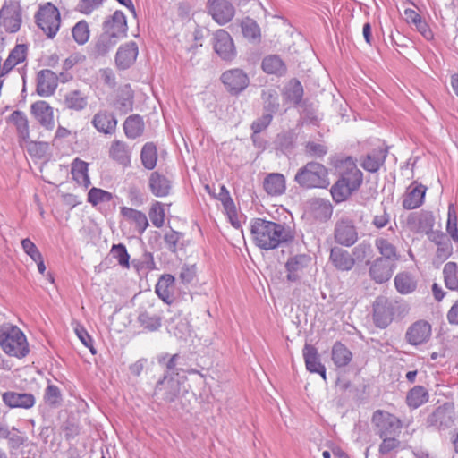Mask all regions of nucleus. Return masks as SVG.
Here are the masks:
<instances>
[{"label":"nucleus","instance_id":"obj_6","mask_svg":"<svg viewBox=\"0 0 458 458\" xmlns=\"http://www.w3.org/2000/svg\"><path fill=\"white\" fill-rule=\"evenodd\" d=\"M37 25L48 38L55 36L60 27V13L58 9L51 3L40 6L36 15Z\"/></svg>","mask_w":458,"mask_h":458},{"label":"nucleus","instance_id":"obj_9","mask_svg":"<svg viewBox=\"0 0 458 458\" xmlns=\"http://www.w3.org/2000/svg\"><path fill=\"white\" fill-rule=\"evenodd\" d=\"M454 423V404L450 403L438 406L426 420L427 428H434L438 430L450 428Z\"/></svg>","mask_w":458,"mask_h":458},{"label":"nucleus","instance_id":"obj_33","mask_svg":"<svg viewBox=\"0 0 458 458\" xmlns=\"http://www.w3.org/2000/svg\"><path fill=\"white\" fill-rule=\"evenodd\" d=\"M303 96V88L301 82L296 79L288 81L283 90V97L286 102L293 105L301 103Z\"/></svg>","mask_w":458,"mask_h":458},{"label":"nucleus","instance_id":"obj_34","mask_svg":"<svg viewBox=\"0 0 458 458\" xmlns=\"http://www.w3.org/2000/svg\"><path fill=\"white\" fill-rule=\"evenodd\" d=\"M174 277L172 275H163L157 285L156 293L160 299L165 302L170 303L172 301V295L174 290Z\"/></svg>","mask_w":458,"mask_h":458},{"label":"nucleus","instance_id":"obj_50","mask_svg":"<svg viewBox=\"0 0 458 458\" xmlns=\"http://www.w3.org/2000/svg\"><path fill=\"white\" fill-rule=\"evenodd\" d=\"M118 39L112 38L105 32L99 36L95 45V51L99 55H104L110 51L111 48L117 43Z\"/></svg>","mask_w":458,"mask_h":458},{"label":"nucleus","instance_id":"obj_53","mask_svg":"<svg viewBox=\"0 0 458 458\" xmlns=\"http://www.w3.org/2000/svg\"><path fill=\"white\" fill-rule=\"evenodd\" d=\"M352 258L355 261H364L367 259H371L373 257V249L369 242H361L352 250Z\"/></svg>","mask_w":458,"mask_h":458},{"label":"nucleus","instance_id":"obj_24","mask_svg":"<svg viewBox=\"0 0 458 458\" xmlns=\"http://www.w3.org/2000/svg\"><path fill=\"white\" fill-rule=\"evenodd\" d=\"M303 357L307 369L310 372L320 374L323 379L326 380V368L319 360L317 349L310 344H305Z\"/></svg>","mask_w":458,"mask_h":458},{"label":"nucleus","instance_id":"obj_18","mask_svg":"<svg viewBox=\"0 0 458 458\" xmlns=\"http://www.w3.org/2000/svg\"><path fill=\"white\" fill-rule=\"evenodd\" d=\"M431 335V326L426 321L413 323L406 332V339L412 345L427 342Z\"/></svg>","mask_w":458,"mask_h":458},{"label":"nucleus","instance_id":"obj_45","mask_svg":"<svg viewBox=\"0 0 458 458\" xmlns=\"http://www.w3.org/2000/svg\"><path fill=\"white\" fill-rule=\"evenodd\" d=\"M443 275L445 286L450 290H458L457 265L454 262H448L445 265Z\"/></svg>","mask_w":458,"mask_h":458},{"label":"nucleus","instance_id":"obj_26","mask_svg":"<svg viewBox=\"0 0 458 458\" xmlns=\"http://www.w3.org/2000/svg\"><path fill=\"white\" fill-rule=\"evenodd\" d=\"M263 187L266 192L271 196L282 195L286 189L285 178L282 174L271 173L264 179Z\"/></svg>","mask_w":458,"mask_h":458},{"label":"nucleus","instance_id":"obj_8","mask_svg":"<svg viewBox=\"0 0 458 458\" xmlns=\"http://www.w3.org/2000/svg\"><path fill=\"white\" fill-rule=\"evenodd\" d=\"M397 301L386 296H378L373 303V319L377 327L386 328L393 320Z\"/></svg>","mask_w":458,"mask_h":458},{"label":"nucleus","instance_id":"obj_58","mask_svg":"<svg viewBox=\"0 0 458 458\" xmlns=\"http://www.w3.org/2000/svg\"><path fill=\"white\" fill-rule=\"evenodd\" d=\"M149 218L152 224L160 228L165 222V210L161 203L156 202L149 210Z\"/></svg>","mask_w":458,"mask_h":458},{"label":"nucleus","instance_id":"obj_27","mask_svg":"<svg viewBox=\"0 0 458 458\" xmlns=\"http://www.w3.org/2000/svg\"><path fill=\"white\" fill-rule=\"evenodd\" d=\"M261 67L266 73L276 76H284L287 71L286 64L277 55L265 56L262 60Z\"/></svg>","mask_w":458,"mask_h":458},{"label":"nucleus","instance_id":"obj_60","mask_svg":"<svg viewBox=\"0 0 458 458\" xmlns=\"http://www.w3.org/2000/svg\"><path fill=\"white\" fill-rule=\"evenodd\" d=\"M409 222L417 223L420 225V228L425 230L427 228H430L433 225V216L431 213L423 212L420 214L412 215L409 218Z\"/></svg>","mask_w":458,"mask_h":458},{"label":"nucleus","instance_id":"obj_2","mask_svg":"<svg viewBox=\"0 0 458 458\" xmlns=\"http://www.w3.org/2000/svg\"><path fill=\"white\" fill-rule=\"evenodd\" d=\"M340 178L332 186L331 194L335 202L347 199L362 183V172L352 157H347L338 165Z\"/></svg>","mask_w":458,"mask_h":458},{"label":"nucleus","instance_id":"obj_23","mask_svg":"<svg viewBox=\"0 0 458 458\" xmlns=\"http://www.w3.org/2000/svg\"><path fill=\"white\" fill-rule=\"evenodd\" d=\"M209 13L218 23L225 24L234 16V8L229 1L221 0L209 4Z\"/></svg>","mask_w":458,"mask_h":458},{"label":"nucleus","instance_id":"obj_5","mask_svg":"<svg viewBox=\"0 0 458 458\" xmlns=\"http://www.w3.org/2000/svg\"><path fill=\"white\" fill-rule=\"evenodd\" d=\"M374 432L379 437L400 436L402 421L395 415L383 410H377L371 418Z\"/></svg>","mask_w":458,"mask_h":458},{"label":"nucleus","instance_id":"obj_17","mask_svg":"<svg viewBox=\"0 0 458 458\" xmlns=\"http://www.w3.org/2000/svg\"><path fill=\"white\" fill-rule=\"evenodd\" d=\"M58 85V76L49 69H44L37 74L36 91L41 97L52 96Z\"/></svg>","mask_w":458,"mask_h":458},{"label":"nucleus","instance_id":"obj_42","mask_svg":"<svg viewBox=\"0 0 458 458\" xmlns=\"http://www.w3.org/2000/svg\"><path fill=\"white\" fill-rule=\"evenodd\" d=\"M375 245L382 255V259H388L392 263L396 264V261L399 259V255L396 247L393 243L387 239L381 237L376 240Z\"/></svg>","mask_w":458,"mask_h":458},{"label":"nucleus","instance_id":"obj_32","mask_svg":"<svg viewBox=\"0 0 458 458\" xmlns=\"http://www.w3.org/2000/svg\"><path fill=\"white\" fill-rule=\"evenodd\" d=\"M89 164L80 158H75L72 163L71 174L78 184L88 188L90 185V179L88 174Z\"/></svg>","mask_w":458,"mask_h":458},{"label":"nucleus","instance_id":"obj_55","mask_svg":"<svg viewBox=\"0 0 458 458\" xmlns=\"http://www.w3.org/2000/svg\"><path fill=\"white\" fill-rule=\"evenodd\" d=\"M72 37L78 44H84L89 38V30L85 21H81L72 29Z\"/></svg>","mask_w":458,"mask_h":458},{"label":"nucleus","instance_id":"obj_47","mask_svg":"<svg viewBox=\"0 0 458 458\" xmlns=\"http://www.w3.org/2000/svg\"><path fill=\"white\" fill-rule=\"evenodd\" d=\"M243 36L250 41H259L260 38V30L257 22L250 19L246 18L241 24Z\"/></svg>","mask_w":458,"mask_h":458},{"label":"nucleus","instance_id":"obj_49","mask_svg":"<svg viewBox=\"0 0 458 458\" xmlns=\"http://www.w3.org/2000/svg\"><path fill=\"white\" fill-rule=\"evenodd\" d=\"M140 326L149 331L157 330L161 327V317L148 311L141 312L138 317Z\"/></svg>","mask_w":458,"mask_h":458},{"label":"nucleus","instance_id":"obj_41","mask_svg":"<svg viewBox=\"0 0 458 458\" xmlns=\"http://www.w3.org/2000/svg\"><path fill=\"white\" fill-rule=\"evenodd\" d=\"M180 355L179 354H174L170 355L168 353H164L158 356L157 361L158 364L161 366H164L165 368V374L167 376H178L180 374V371H182V369L179 368L180 365Z\"/></svg>","mask_w":458,"mask_h":458},{"label":"nucleus","instance_id":"obj_29","mask_svg":"<svg viewBox=\"0 0 458 458\" xmlns=\"http://www.w3.org/2000/svg\"><path fill=\"white\" fill-rule=\"evenodd\" d=\"M109 156L124 167L131 164V153L128 146L121 140H114L111 144Z\"/></svg>","mask_w":458,"mask_h":458},{"label":"nucleus","instance_id":"obj_38","mask_svg":"<svg viewBox=\"0 0 458 458\" xmlns=\"http://www.w3.org/2000/svg\"><path fill=\"white\" fill-rule=\"evenodd\" d=\"M149 186L154 195L157 197H164L169 193L170 182L163 175L155 172L152 173L149 178Z\"/></svg>","mask_w":458,"mask_h":458},{"label":"nucleus","instance_id":"obj_25","mask_svg":"<svg viewBox=\"0 0 458 458\" xmlns=\"http://www.w3.org/2000/svg\"><path fill=\"white\" fill-rule=\"evenodd\" d=\"M138 47L135 42H129L120 47L115 56V62L119 68L127 69L136 60Z\"/></svg>","mask_w":458,"mask_h":458},{"label":"nucleus","instance_id":"obj_31","mask_svg":"<svg viewBox=\"0 0 458 458\" xmlns=\"http://www.w3.org/2000/svg\"><path fill=\"white\" fill-rule=\"evenodd\" d=\"M331 358L337 368H343L352 361V353L344 344L335 342L332 347Z\"/></svg>","mask_w":458,"mask_h":458},{"label":"nucleus","instance_id":"obj_36","mask_svg":"<svg viewBox=\"0 0 458 458\" xmlns=\"http://www.w3.org/2000/svg\"><path fill=\"white\" fill-rule=\"evenodd\" d=\"M386 157V150L376 149L366 156L361 165L365 170L376 173L385 163Z\"/></svg>","mask_w":458,"mask_h":458},{"label":"nucleus","instance_id":"obj_54","mask_svg":"<svg viewBox=\"0 0 458 458\" xmlns=\"http://www.w3.org/2000/svg\"><path fill=\"white\" fill-rule=\"evenodd\" d=\"M305 154L310 157L320 158L327 153V147L322 142L309 140L305 143Z\"/></svg>","mask_w":458,"mask_h":458},{"label":"nucleus","instance_id":"obj_44","mask_svg":"<svg viewBox=\"0 0 458 458\" xmlns=\"http://www.w3.org/2000/svg\"><path fill=\"white\" fill-rule=\"evenodd\" d=\"M140 159L146 169L152 170L155 168L157 161V151L154 143L148 142L143 146Z\"/></svg>","mask_w":458,"mask_h":458},{"label":"nucleus","instance_id":"obj_15","mask_svg":"<svg viewBox=\"0 0 458 458\" xmlns=\"http://www.w3.org/2000/svg\"><path fill=\"white\" fill-rule=\"evenodd\" d=\"M311 258L307 254H297L288 259L285 263L286 279L297 282L301 279L305 268L310 264Z\"/></svg>","mask_w":458,"mask_h":458},{"label":"nucleus","instance_id":"obj_37","mask_svg":"<svg viewBox=\"0 0 458 458\" xmlns=\"http://www.w3.org/2000/svg\"><path fill=\"white\" fill-rule=\"evenodd\" d=\"M394 284L400 293L408 294L415 291L417 281L411 274L401 272L395 276Z\"/></svg>","mask_w":458,"mask_h":458},{"label":"nucleus","instance_id":"obj_57","mask_svg":"<svg viewBox=\"0 0 458 458\" xmlns=\"http://www.w3.org/2000/svg\"><path fill=\"white\" fill-rule=\"evenodd\" d=\"M110 253L113 258L118 260L119 265L124 267H129L130 256L123 244L119 243L113 245Z\"/></svg>","mask_w":458,"mask_h":458},{"label":"nucleus","instance_id":"obj_13","mask_svg":"<svg viewBox=\"0 0 458 458\" xmlns=\"http://www.w3.org/2000/svg\"><path fill=\"white\" fill-rule=\"evenodd\" d=\"M221 80L227 89L233 94H238L249 85V77L241 69H232L223 72Z\"/></svg>","mask_w":458,"mask_h":458},{"label":"nucleus","instance_id":"obj_16","mask_svg":"<svg viewBox=\"0 0 458 458\" xmlns=\"http://www.w3.org/2000/svg\"><path fill=\"white\" fill-rule=\"evenodd\" d=\"M395 267L396 264L390 260L377 258L370 265L369 276L377 284H383L391 278Z\"/></svg>","mask_w":458,"mask_h":458},{"label":"nucleus","instance_id":"obj_3","mask_svg":"<svg viewBox=\"0 0 458 458\" xmlns=\"http://www.w3.org/2000/svg\"><path fill=\"white\" fill-rule=\"evenodd\" d=\"M0 345L9 356L23 358L29 353V344L22 331L16 326L0 327Z\"/></svg>","mask_w":458,"mask_h":458},{"label":"nucleus","instance_id":"obj_35","mask_svg":"<svg viewBox=\"0 0 458 458\" xmlns=\"http://www.w3.org/2000/svg\"><path fill=\"white\" fill-rule=\"evenodd\" d=\"M427 188L421 184L415 186L411 190L403 200V207L405 209H414L419 208L425 197Z\"/></svg>","mask_w":458,"mask_h":458},{"label":"nucleus","instance_id":"obj_7","mask_svg":"<svg viewBox=\"0 0 458 458\" xmlns=\"http://www.w3.org/2000/svg\"><path fill=\"white\" fill-rule=\"evenodd\" d=\"M21 8L18 0H5L0 9V26L6 32H17L21 25Z\"/></svg>","mask_w":458,"mask_h":458},{"label":"nucleus","instance_id":"obj_62","mask_svg":"<svg viewBox=\"0 0 458 458\" xmlns=\"http://www.w3.org/2000/svg\"><path fill=\"white\" fill-rule=\"evenodd\" d=\"M45 401L52 406H55L61 402V392L56 386L48 385L45 392Z\"/></svg>","mask_w":458,"mask_h":458},{"label":"nucleus","instance_id":"obj_52","mask_svg":"<svg viewBox=\"0 0 458 458\" xmlns=\"http://www.w3.org/2000/svg\"><path fill=\"white\" fill-rule=\"evenodd\" d=\"M399 436H390L380 437L382 440L378 447L380 454L386 455L393 451H397L401 447V442L398 439Z\"/></svg>","mask_w":458,"mask_h":458},{"label":"nucleus","instance_id":"obj_59","mask_svg":"<svg viewBox=\"0 0 458 458\" xmlns=\"http://www.w3.org/2000/svg\"><path fill=\"white\" fill-rule=\"evenodd\" d=\"M25 144V147L28 150V152L32 155L38 157H41L45 155L48 148V144L42 141H33L28 140V142H23Z\"/></svg>","mask_w":458,"mask_h":458},{"label":"nucleus","instance_id":"obj_20","mask_svg":"<svg viewBox=\"0 0 458 458\" xmlns=\"http://www.w3.org/2000/svg\"><path fill=\"white\" fill-rule=\"evenodd\" d=\"M92 124L96 130L104 134L114 133L117 126L115 116L106 111H98L92 118Z\"/></svg>","mask_w":458,"mask_h":458},{"label":"nucleus","instance_id":"obj_30","mask_svg":"<svg viewBox=\"0 0 458 458\" xmlns=\"http://www.w3.org/2000/svg\"><path fill=\"white\" fill-rule=\"evenodd\" d=\"M121 214L128 221L135 224L137 232L141 234L148 226V221L146 215L139 210L123 207L121 208Z\"/></svg>","mask_w":458,"mask_h":458},{"label":"nucleus","instance_id":"obj_14","mask_svg":"<svg viewBox=\"0 0 458 458\" xmlns=\"http://www.w3.org/2000/svg\"><path fill=\"white\" fill-rule=\"evenodd\" d=\"M127 21L121 11H115L103 24V32L117 39L125 37L127 33Z\"/></svg>","mask_w":458,"mask_h":458},{"label":"nucleus","instance_id":"obj_11","mask_svg":"<svg viewBox=\"0 0 458 458\" xmlns=\"http://www.w3.org/2000/svg\"><path fill=\"white\" fill-rule=\"evenodd\" d=\"M213 46L216 53L223 60L231 61L236 55L233 38L225 30H218L216 31L213 38Z\"/></svg>","mask_w":458,"mask_h":458},{"label":"nucleus","instance_id":"obj_28","mask_svg":"<svg viewBox=\"0 0 458 458\" xmlns=\"http://www.w3.org/2000/svg\"><path fill=\"white\" fill-rule=\"evenodd\" d=\"M64 105L67 109L81 111L88 105V96L80 89L71 90L64 95Z\"/></svg>","mask_w":458,"mask_h":458},{"label":"nucleus","instance_id":"obj_40","mask_svg":"<svg viewBox=\"0 0 458 458\" xmlns=\"http://www.w3.org/2000/svg\"><path fill=\"white\" fill-rule=\"evenodd\" d=\"M123 130L128 138L136 139L140 137L144 131L142 118L138 114L129 116L123 123Z\"/></svg>","mask_w":458,"mask_h":458},{"label":"nucleus","instance_id":"obj_56","mask_svg":"<svg viewBox=\"0 0 458 458\" xmlns=\"http://www.w3.org/2000/svg\"><path fill=\"white\" fill-rule=\"evenodd\" d=\"M446 230L450 234L451 238L454 242H458L457 216L454 206L453 204H450L448 206V219Z\"/></svg>","mask_w":458,"mask_h":458},{"label":"nucleus","instance_id":"obj_48","mask_svg":"<svg viewBox=\"0 0 458 458\" xmlns=\"http://www.w3.org/2000/svg\"><path fill=\"white\" fill-rule=\"evenodd\" d=\"M117 103L120 106V110L127 113L132 109L133 106V91L130 85H125L121 88Z\"/></svg>","mask_w":458,"mask_h":458},{"label":"nucleus","instance_id":"obj_43","mask_svg":"<svg viewBox=\"0 0 458 458\" xmlns=\"http://www.w3.org/2000/svg\"><path fill=\"white\" fill-rule=\"evenodd\" d=\"M428 400V393L425 387L416 386L411 388L406 396V403L409 407L416 409L427 403Z\"/></svg>","mask_w":458,"mask_h":458},{"label":"nucleus","instance_id":"obj_1","mask_svg":"<svg viewBox=\"0 0 458 458\" xmlns=\"http://www.w3.org/2000/svg\"><path fill=\"white\" fill-rule=\"evenodd\" d=\"M250 233L255 244L265 250H274L294 238L293 232L284 225L261 218L252 220Z\"/></svg>","mask_w":458,"mask_h":458},{"label":"nucleus","instance_id":"obj_21","mask_svg":"<svg viewBox=\"0 0 458 458\" xmlns=\"http://www.w3.org/2000/svg\"><path fill=\"white\" fill-rule=\"evenodd\" d=\"M31 113L38 123L47 129H53L55 122L53 108L46 101H37L31 106Z\"/></svg>","mask_w":458,"mask_h":458},{"label":"nucleus","instance_id":"obj_22","mask_svg":"<svg viewBox=\"0 0 458 458\" xmlns=\"http://www.w3.org/2000/svg\"><path fill=\"white\" fill-rule=\"evenodd\" d=\"M329 259L338 270L342 271L351 270L355 264L352 256L346 250L338 246L331 248Z\"/></svg>","mask_w":458,"mask_h":458},{"label":"nucleus","instance_id":"obj_61","mask_svg":"<svg viewBox=\"0 0 458 458\" xmlns=\"http://www.w3.org/2000/svg\"><path fill=\"white\" fill-rule=\"evenodd\" d=\"M181 236L182 234L180 233L175 232L174 230L165 233L164 236V241L166 249L171 252H176Z\"/></svg>","mask_w":458,"mask_h":458},{"label":"nucleus","instance_id":"obj_19","mask_svg":"<svg viewBox=\"0 0 458 458\" xmlns=\"http://www.w3.org/2000/svg\"><path fill=\"white\" fill-rule=\"evenodd\" d=\"M3 402L9 408L30 409L35 404L32 394L7 391L2 394Z\"/></svg>","mask_w":458,"mask_h":458},{"label":"nucleus","instance_id":"obj_12","mask_svg":"<svg viewBox=\"0 0 458 458\" xmlns=\"http://www.w3.org/2000/svg\"><path fill=\"white\" fill-rule=\"evenodd\" d=\"M334 237L337 243L350 247L358 239V233L353 222L348 218H342L336 222L334 230Z\"/></svg>","mask_w":458,"mask_h":458},{"label":"nucleus","instance_id":"obj_51","mask_svg":"<svg viewBox=\"0 0 458 458\" xmlns=\"http://www.w3.org/2000/svg\"><path fill=\"white\" fill-rule=\"evenodd\" d=\"M112 193L98 188H91L88 193V201L93 206L111 201Z\"/></svg>","mask_w":458,"mask_h":458},{"label":"nucleus","instance_id":"obj_64","mask_svg":"<svg viewBox=\"0 0 458 458\" xmlns=\"http://www.w3.org/2000/svg\"><path fill=\"white\" fill-rule=\"evenodd\" d=\"M75 334L81 342L88 347L92 353H95V349L93 347V341L91 336L88 334L87 330L82 327L78 325L75 327Z\"/></svg>","mask_w":458,"mask_h":458},{"label":"nucleus","instance_id":"obj_4","mask_svg":"<svg viewBox=\"0 0 458 458\" xmlns=\"http://www.w3.org/2000/svg\"><path fill=\"white\" fill-rule=\"evenodd\" d=\"M294 181L302 188H326L329 185L327 169L320 163L309 162L301 167Z\"/></svg>","mask_w":458,"mask_h":458},{"label":"nucleus","instance_id":"obj_63","mask_svg":"<svg viewBox=\"0 0 458 458\" xmlns=\"http://www.w3.org/2000/svg\"><path fill=\"white\" fill-rule=\"evenodd\" d=\"M21 246L27 255H29L33 261L40 259L41 253L37 246L29 239H23L21 241Z\"/></svg>","mask_w":458,"mask_h":458},{"label":"nucleus","instance_id":"obj_46","mask_svg":"<svg viewBox=\"0 0 458 458\" xmlns=\"http://www.w3.org/2000/svg\"><path fill=\"white\" fill-rule=\"evenodd\" d=\"M264 108L267 113L275 114L279 109L278 93L276 89H267L262 92Z\"/></svg>","mask_w":458,"mask_h":458},{"label":"nucleus","instance_id":"obj_39","mask_svg":"<svg viewBox=\"0 0 458 458\" xmlns=\"http://www.w3.org/2000/svg\"><path fill=\"white\" fill-rule=\"evenodd\" d=\"M10 120L15 124L19 139L22 142H28L30 139L29 123L24 113L14 111L10 115Z\"/></svg>","mask_w":458,"mask_h":458},{"label":"nucleus","instance_id":"obj_10","mask_svg":"<svg viewBox=\"0 0 458 458\" xmlns=\"http://www.w3.org/2000/svg\"><path fill=\"white\" fill-rule=\"evenodd\" d=\"M181 393V383L173 376L164 375L155 386L154 396L165 403H173Z\"/></svg>","mask_w":458,"mask_h":458}]
</instances>
